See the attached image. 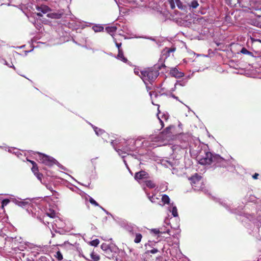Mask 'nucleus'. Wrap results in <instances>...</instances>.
Wrapping results in <instances>:
<instances>
[{
    "label": "nucleus",
    "instance_id": "1",
    "mask_svg": "<svg viewBox=\"0 0 261 261\" xmlns=\"http://www.w3.org/2000/svg\"><path fill=\"white\" fill-rule=\"evenodd\" d=\"M142 75L141 79L145 82L146 81L149 83L153 82L159 75L158 71L152 68H148L140 71Z\"/></svg>",
    "mask_w": 261,
    "mask_h": 261
},
{
    "label": "nucleus",
    "instance_id": "2",
    "mask_svg": "<svg viewBox=\"0 0 261 261\" xmlns=\"http://www.w3.org/2000/svg\"><path fill=\"white\" fill-rule=\"evenodd\" d=\"M38 154V160L44 165L48 166H51L54 164L58 163V162L53 157L42 154L40 152H37Z\"/></svg>",
    "mask_w": 261,
    "mask_h": 261
},
{
    "label": "nucleus",
    "instance_id": "3",
    "mask_svg": "<svg viewBox=\"0 0 261 261\" xmlns=\"http://www.w3.org/2000/svg\"><path fill=\"white\" fill-rule=\"evenodd\" d=\"M189 180L191 181V184L195 190H202L203 189V188L202 187V181L200 176L195 174L194 176L191 177Z\"/></svg>",
    "mask_w": 261,
    "mask_h": 261
},
{
    "label": "nucleus",
    "instance_id": "4",
    "mask_svg": "<svg viewBox=\"0 0 261 261\" xmlns=\"http://www.w3.org/2000/svg\"><path fill=\"white\" fill-rule=\"evenodd\" d=\"M214 156L210 152H204V155L198 156L199 162L202 165H210L214 163Z\"/></svg>",
    "mask_w": 261,
    "mask_h": 261
},
{
    "label": "nucleus",
    "instance_id": "5",
    "mask_svg": "<svg viewBox=\"0 0 261 261\" xmlns=\"http://www.w3.org/2000/svg\"><path fill=\"white\" fill-rule=\"evenodd\" d=\"M214 164L218 167H226L228 165V162L221 158L219 155H215L214 158Z\"/></svg>",
    "mask_w": 261,
    "mask_h": 261
},
{
    "label": "nucleus",
    "instance_id": "6",
    "mask_svg": "<svg viewBox=\"0 0 261 261\" xmlns=\"http://www.w3.org/2000/svg\"><path fill=\"white\" fill-rule=\"evenodd\" d=\"M124 229L133 237L137 231L138 227L134 224L127 223L124 226Z\"/></svg>",
    "mask_w": 261,
    "mask_h": 261
},
{
    "label": "nucleus",
    "instance_id": "7",
    "mask_svg": "<svg viewBox=\"0 0 261 261\" xmlns=\"http://www.w3.org/2000/svg\"><path fill=\"white\" fill-rule=\"evenodd\" d=\"M135 178L137 180L147 178L148 174L144 171H141L136 173Z\"/></svg>",
    "mask_w": 261,
    "mask_h": 261
},
{
    "label": "nucleus",
    "instance_id": "8",
    "mask_svg": "<svg viewBox=\"0 0 261 261\" xmlns=\"http://www.w3.org/2000/svg\"><path fill=\"white\" fill-rule=\"evenodd\" d=\"M128 143H129V145L132 143L134 144V141H133V140H131L130 141L126 142L125 143L126 144V145L125 146L123 147L122 148V149H118V150L116 148H115L116 150L118 152H119V150H120V151L124 152V153H126L127 151H130L133 150V148H132L128 146Z\"/></svg>",
    "mask_w": 261,
    "mask_h": 261
},
{
    "label": "nucleus",
    "instance_id": "9",
    "mask_svg": "<svg viewBox=\"0 0 261 261\" xmlns=\"http://www.w3.org/2000/svg\"><path fill=\"white\" fill-rule=\"evenodd\" d=\"M170 74L172 76L178 78L184 76V73L179 71L176 68H172L170 70Z\"/></svg>",
    "mask_w": 261,
    "mask_h": 261
},
{
    "label": "nucleus",
    "instance_id": "10",
    "mask_svg": "<svg viewBox=\"0 0 261 261\" xmlns=\"http://www.w3.org/2000/svg\"><path fill=\"white\" fill-rule=\"evenodd\" d=\"M36 9L37 11L41 12L43 14L47 13L51 10L47 6L44 5H42L40 6H37Z\"/></svg>",
    "mask_w": 261,
    "mask_h": 261
},
{
    "label": "nucleus",
    "instance_id": "11",
    "mask_svg": "<svg viewBox=\"0 0 261 261\" xmlns=\"http://www.w3.org/2000/svg\"><path fill=\"white\" fill-rule=\"evenodd\" d=\"M63 14V12H54L47 14V16L53 19H60Z\"/></svg>",
    "mask_w": 261,
    "mask_h": 261
},
{
    "label": "nucleus",
    "instance_id": "12",
    "mask_svg": "<svg viewBox=\"0 0 261 261\" xmlns=\"http://www.w3.org/2000/svg\"><path fill=\"white\" fill-rule=\"evenodd\" d=\"M175 48H168L166 47L163 50V55L165 56L166 57H169L170 55V53H173L175 51Z\"/></svg>",
    "mask_w": 261,
    "mask_h": 261
},
{
    "label": "nucleus",
    "instance_id": "13",
    "mask_svg": "<svg viewBox=\"0 0 261 261\" xmlns=\"http://www.w3.org/2000/svg\"><path fill=\"white\" fill-rule=\"evenodd\" d=\"M117 28L115 26L108 27L106 28V31L108 33L110 34L112 36H113L114 33L116 32Z\"/></svg>",
    "mask_w": 261,
    "mask_h": 261
},
{
    "label": "nucleus",
    "instance_id": "14",
    "mask_svg": "<svg viewBox=\"0 0 261 261\" xmlns=\"http://www.w3.org/2000/svg\"><path fill=\"white\" fill-rule=\"evenodd\" d=\"M117 57L119 59L121 60L124 62H126L127 61V59L125 58L123 55V52L122 50H120V51H118Z\"/></svg>",
    "mask_w": 261,
    "mask_h": 261
},
{
    "label": "nucleus",
    "instance_id": "15",
    "mask_svg": "<svg viewBox=\"0 0 261 261\" xmlns=\"http://www.w3.org/2000/svg\"><path fill=\"white\" fill-rule=\"evenodd\" d=\"M92 29L95 32H100L103 31L104 28L102 25L97 24L93 25Z\"/></svg>",
    "mask_w": 261,
    "mask_h": 261
},
{
    "label": "nucleus",
    "instance_id": "16",
    "mask_svg": "<svg viewBox=\"0 0 261 261\" xmlns=\"http://www.w3.org/2000/svg\"><path fill=\"white\" fill-rule=\"evenodd\" d=\"M134 236H135V238L134 239V242L135 243H137V244L141 242V239L142 238V234L140 233L135 232Z\"/></svg>",
    "mask_w": 261,
    "mask_h": 261
},
{
    "label": "nucleus",
    "instance_id": "17",
    "mask_svg": "<svg viewBox=\"0 0 261 261\" xmlns=\"http://www.w3.org/2000/svg\"><path fill=\"white\" fill-rule=\"evenodd\" d=\"M173 127V126L172 125H170L169 126H168L167 127H166L163 132H162V134L163 135H165L167 136V137L168 136H169V134H170L171 133V129Z\"/></svg>",
    "mask_w": 261,
    "mask_h": 261
},
{
    "label": "nucleus",
    "instance_id": "18",
    "mask_svg": "<svg viewBox=\"0 0 261 261\" xmlns=\"http://www.w3.org/2000/svg\"><path fill=\"white\" fill-rule=\"evenodd\" d=\"M162 200L164 204H168L170 202V198L167 195H163Z\"/></svg>",
    "mask_w": 261,
    "mask_h": 261
},
{
    "label": "nucleus",
    "instance_id": "19",
    "mask_svg": "<svg viewBox=\"0 0 261 261\" xmlns=\"http://www.w3.org/2000/svg\"><path fill=\"white\" fill-rule=\"evenodd\" d=\"M93 128L94 129V131H95V133L98 136L101 135L105 132L103 130H102L101 129H100V128H97V127H95V126L93 127Z\"/></svg>",
    "mask_w": 261,
    "mask_h": 261
},
{
    "label": "nucleus",
    "instance_id": "20",
    "mask_svg": "<svg viewBox=\"0 0 261 261\" xmlns=\"http://www.w3.org/2000/svg\"><path fill=\"white\" fill-rule=\"evenodd\" d=\"M199 4L198 2L196 0L193 1L189 5V6L193 8V9L197 8Z\"/></svg>",
    "mask_w": 261,
    "mask_h": 261
},
{
    "label": "nucleus",
    "instance_id": "21",
    "mask_svg": "<svg viewBox=\"0 0 261 261\" xmlns=\"http://www.w3.org/2000/svg\"><path fill=\"white\" fill-rule=\"evenodd\" d=\"M145 183L146 186L150 188H153L155 186V184L151 180H147Z\"/></svg>",
    "mask_w": 261,
    "mask_h": 261
},
{
    "label": "nucleus",
    "instance_id": "22",
    "mask_svg": "<svg viewBox=\"0 0 261 261\" xmlns=\"http://www.w3.org/2000/svg\"><path fill=\"white\" fill-rule=\"evenodd\" d=\"M91 257L94 260V261H97L100 258L99 255L94 252H92L91 254Z\"/></svg>",
    "mask_w": 261,
    "mask_h": 261
},
{
    "label": "nucleus",
    "instance_id": "23",
    "mask_svg": "<svg viewBox=\"0 0 261 261\" xmlns=\"http://www.w3.org/2000/svg\"><path fill=\"white\" fill-rule=\"evenodd\" d=\"M151 231H152L154 233H155V234H158V233H162L166 232V233H168V234H169L170 235V230H169V229H168L166 232H165V231H163V232H162V231H160L159 229H152V230H151Z\"/></svg>",
    "mask_w": 261,
    "mask_h": 261
},
{
    "label": "nucleus",
    "instance_id": "24",
    "mask_svg": "<svg viewBox=\"0 0 261 261\" xmlns=\"http://www.w3.org/2000/svg\"><path fill=\"white\" fill-rule=\"evenodd\" d=\"M99 243V241L98 239H95L91 242H90L89 244L91 246H97Z\"/></svg>",
    "mask_w": 261,
    "mask_h": 261
},
{
    "label": "nucleus",
    "instance_id": "25",
    "mask_svg": "<svg viewBox=\"0 0 261 261\" xmlns=\"http://www.w3.org/2000/svg\"><path fill=\"white\" fill-rule=\"evenodd\" d=\"M101 248L102 250L107 252L108 251H109L110 250V248H109V246L105 244V243H102L101 245Z\"/></svg>",
    "mask_w": 261,
    "mask_h": 261
},
{
    "label": "nucleus",
    "instance_id": "26",
    "mask_svg": "<svg viewBox=\"0 0 261 261\" xmlns=\"http://www.w3.org/2000/svg\"><path fill=\"white\" fill-rule=\"evenodd\" d=\"M167 4L169 5L170 7L172 9H174L175 8L174 0H168L167 2Z\"/></svg>",
    "mask_w": 261,
    "mask_h": 261
},
{
    "label": "nucleus",
    "instance_id": "27",
    "mask_svg": "<svg viewBox=\"0 0 261 261\" xmlns=\"http://www.w3.org/2000/svg\"><path fill=\"white\" fill-rule=\"evenodd\" d=\"M172 215L174 217H177L178 216L177 210L176 206H173L171 211Z\"/></svg>",
    "mask_w": 261,
    "mask_h": 261
},
{
    "label": "nucleus",
    "instance_id": "28",
    "mask_svg": "<svg viewBox=\"0 0 261 261\" xmlns=\"http://www.w3.org/2000/svg\"><path fill=\"white\" fill-rule=\"evenodd\" d=\"M16 204L20 206H24L28 204V202L25 201H16Z\"/></svg>",
    "mask_w": 261,
    "mask_h": 261
},
{
    "label": "nucleus",
    "instance_id": "29",
    "mask_svg": "<svg viewBox=\"0 0 261 261\" xmlns=\"http://www.w3.org/2000/svg\"><path fill=\"white\" fill-rule=\"evenodd\" d=\"M55 257L59 260L63 259V256L60 251H58L55 255Z\"/></svg>",
    "mask_w": 261,
    "mask_h": 261
},
{
    "label": "nucleus",
    "instance_id": "30",
    "mask_svg": "<svg viewBox=\"0 0 261 261\" xmlns=\"http://www.w3.org/2000/svg\"><path fill=\"white\" fill-rule=\"evenodd\" d=\"M241 52L243 54H245V55H251L252 54V53H251L250 51H248L246 48L243 47L242 48L241 50Z\"/></svg>",
    "mask_w": 261,
    "mask_h": 261
},
{
    "label": "nucleus",
    "instance_id": "31",
    "mask_svg": "<svg viewBox=\"0 0 261 261\" xmlns=\"http://www.w3.org/2000/svg\"><path fill=\"white\" fill-rule=\"evenodd\" d=\"M10 202V200L9 199H6L2 201V206L4 207L5 206L7 205Z\"/></svg>",
    "mask_w": 261,
    "mask_h": 261
},
{
    "label": "nucleus",
    "instance_id": "32",
    "mask_svg": "<svg viewBox=\"0 0 261 261\" xmlns=\"http://www.w3.org/2000/svg\"><path fill=\"white\" fill-rule=\"evenodd\" d=\"M32 170L34 172V174H36V173H38V169L37 165H35L34 166H33L32 168Z\"/></svg>",
    "mask_w": 261,
    "mask_h": 261
},
{
    "label": "nucleus",
    "instance_id": "33",
    "mask_svg": "<svg viewBox=\"0 0 261 261\" xmlns=\"http://www.w3.org/2000/svg\"><path fill=\"white\" fill-rule=\"evenodd\" d=\"M89 201L92 204H93L95 206H99L98 203L91 197L90 198Z\"/></svg>",
    "mask_w": 261,
    "mask_h": 261
},
{
    "label": "nucleus",
    "instance_id": "34",
    "mask_svg": "<svg viewBox=\"0 0 261 261\" xmlns=\"http://www.w3.org/2000/svg\"><path fill=\"white\" fill-rule=\"evenodd\" d=\"M114 42H115V44H116V46H117V47L118 48V51H120V50H122L121 48V43H118L116 42L115 39H114Z\"/></svg>",
    "mask_w": 261,
    "mask_h": 261
},
{
    "label": "nucleus",
    "instance_id": "35",
    "mask_svg": "<svg viewBox=\"0 0 261 261\" xmlns=\"http://www.w3.org/2000/svg\"><path fill=\"white\" fill-rule=\"evenodd\" d=\"M35 175L36 176L37 178L39 180H40V181L41 180V179H42V178L43 177V174H42L38 172V173H36V174H35Z\"/></svg>",
    "mask_w": 261,
    "mask_h": 261
},
{
    "label": "nucleus",
    "instance_id": "36",
    "mask_svg": "<svg viewBox=\"0 0 261 261\" xmlns=\"http://www.w3.org/2000/svg\"><path fill=\"white\" fill-rule=\"evenodd\" d=\"M151 253L154 254L158 252V250L157 249L154 248L150 251H149Z\"/></svg>",
    "mask_w": 261,
    "mask_h": 261
},
{
    "label": "nucleus",
    "instance_id": "37",
    "mask_svg": "<svg viewBox=\"0 0 261 261\" xmlns=\"http://www.w3.org/2000/svg\"><path fill=\"white\" fill-rule=\"evenodd\" d=\"M134 72L136 75H138L141 78L142 75L141 74H139V71L138 69H135Z\"/></svg>",
    "mask_w": 261,
    "mask_h": 261
},
{
    "label": "nucleus",
    "instance_id": "38",
    "mask_svg": "<svg viewBox=\"0 0 261 261\" xmlns=\"http://www.w3.org/2000/svg\"><path fill=\"white\" fill-rule=\"evenodd\" d=\"M162 117L164 118L165 120H167L169 116L166 114H163Z\"/></svg>",
    "mask_w": 261,
    "mask_h": 261
},
{
    "label": "nucleus",
    "instance_id": "39",
    "mask_svg": "<svg viewBox=\"0 0 261 261\" xmlns=\"http://www.w3.org/2000/svg\"><path fill=\"white\" fill-rule=\"evenodd\" d=\"M158 118H159V119L160 120V122L162 125V127H164V124L163 120L159 117V116H158Z\"/></svg>",
    "mask_w": 261,
    "mask_h": 261
},
{
    "label": "nucleus",
    "instance_id": "40",
    "mask_svg": "<svg viewBox=\"0 0 261 261\" xmlns=\"http://www.w3.org/2000/svg\"><path fill=\"white\" fill-rule=\"evenodd\" d=\"M46 187L47 189L49 190L50 191H51V192L53 191V188H52L51 186H50V185H46Z\"/></svg>",
    "mask_w": 261,
    "mask_h": 261
},
{
    "label": "nucleus",
    "instance_id": "41",
    "mask_svg": "<svg viewBox=\"0 0 261 261\" xmlns=\"http://www.w3.org/2000/svg\"><path fill=\"white\" fill-rule=\"evenodd\" d=\"M258 175V173H255L252 177L254 179H257Z\"/></svg>",
    "mask_w": 261,
    "mask_h": 261
},
{
    "label": "nucleus",
    "instance_id": "42",
    "mask_svg": "<svg viewBox=\"0 0 261 261\" xmlns=\"http://www.w3.org/2000/svg\"><path fill=\"white\" fill-rule=\"evenodd\" d=\"M148 198L149 199V200L152 202H154V198L153 196H148Z\"/></svg>",
    "mask_w": 261,
    "mask_h": 261
},
{
    "label": "nucleus",
    "instance_id": "43",
    "mask_svg": "<svg viewBox=\"0 0 261 261\" xmlns=\"http://www.w3.org/2000/svg\"><path fill=\"white\" fill-rule=\"evenodd\" d=\"M171 96H172L173 98H175V99H176V100H177L179 101V99H178V97H177V96H175L174 94H171Z\"/></svg>",
    "mask_w": 261,
    "mask_h": 261
},
{
    "label": "nucleus",
    "instance_id": "44",
    "mask_svg": "<svg viewBox=\"0 0 261 261\" xmlns=\"http://www.w3.org/2000/svg\"><path fill=\"white\" fill-rule=\"evenodd\" d=\"M29 161L32 164L33 166L37 165L36 163L34 161H30V160Z\"/></svg>",
    "mask_w": 261,
    "mask_h": 261
},
{
    "label": "nucleus",
    "instance_id": "45",
    "mask_svg": "<svg viewBox=\"0 0 261 261\" xmlns=\"http://www.w3.org/2000/svg\"><path fill=\"white\" fill-rule=\"evenodd\" d=\"M37 15L38 16H40V17H41L42 16V14L40 13V12H39L37 14Z\"/></svg>",
    "mask_w": 261,
    "mask_h": 261
},
{
    "label": "nucleus",
    "instance_id": "46",
    "mask_svg": "<svg viewBox=\"0 0 261 261\" xmlns=\"http://www.w3.org/2000/svg\"><path fill=\"white\" fill-rule=\"evenodd\" d=\"M256 41H258V42H261V40H259V39H257V40H256Z\"/></svg>",
    "mask_w": 261,
    "mask_h": 261
},
{
    "label": "nucleus",
    "instance_id": "47",
    "mask_svg": "<svg viewBox=\"0 0 261 261\" xmlns=\"http://www.w3.org/2000/svg\"><path fill=\"white\" fill-rule=\"evenodd\" d=\"M149 94H150V96H151V95H152V93L150 92L149 93Z\"/></svg>",
    "mask_w": 261,
    "mask_h": 261
},
{
    "label": "nucleus",
    "instance_id": "48",
    "mask_svg": "<svg viewBox=\"0 0 261 261\" xmlns=\"http://www.w3.org/2000/svg\"><path fill=\"white\" fill-rule=\"evenodd\" d=\"M124 163L125 164V165H126V161H125V160H124Z\"/></svg>",
    "mask_w": 261,
    "mask_h": 261
},
{
    "label": "nucleus",
    "instance_id": "49",
    "mask_svg": "<svg viewBox=\"0 0 261 261\" xmlns=\"http://www.w3.org/2000/svg\"><path fill=\"white\" fill-rule=\"evenodd\" d=\"M101 208L102 209V210L106 211V210L103 208H102V207H101Z\"/></svg>",
    "mask_w": 261,
    "mask_h": 261
},
{
    "label": "nucleus",
    "instance_id": "50",
    "mask_svg": "<svg viewBox=\"0 0 261 261\" xmlns=\"http://www.w3.org/2000/svg\"><path fill=\"white\" fill-rule=\"evenodd\" d=\"M258 261H261V258L258 259Z\"/></svg>",
    "mask_w": 261,
    "mask_h": 261
},
{
    "label": "nucleus",
    "instance_id": "51",
    "mask_svg": "<svg viewBox=\"0 0 261 261\" xmlns=\"http://www.w3.org/2000/svg\"><path fill=\"white\" fill-rule=\"evenodd\" d=\"M179 1V0H176V2L178 3Z\"/></svg>",
    "mask_w": 261,
    "mask_h": 261
},
{
    "label": "nucleus",
    "instance_id": "52",
    "mask_svg": "<svg viewBox=\"0 0 261 261\" xmlns=\"http://www.w3.org/2000/svg\"><path fill=\"white\" fill-rule=\"evenodd\" d=\"M260 10H261V7H260Z\"/></svg>",
    "mask_w": 261,
    "mask_h": 261
}]
</instances>
